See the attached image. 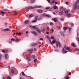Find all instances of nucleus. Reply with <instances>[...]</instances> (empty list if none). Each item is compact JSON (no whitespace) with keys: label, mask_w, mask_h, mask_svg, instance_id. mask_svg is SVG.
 <instances>
[{"label":"nucleus","mask_w":79,"mask_h":79,"mask_svg":"<svg viewBox=\"0 0 79 79\" xmlns=\"http://www.w3.org/2000/svg\"><path fill=\"white\" fill-rule=\"evenodd\" d=\"M77 4L79 5V0H77L73 5V9L74 10H76V9H79V6L77 5Z\"/></svg>","instance_id":"nucleus-1"},{"label":"nucleus","mask_w":79,"mask_h":79,"mask_svg":"<svg viewBox=\"0 0 79 79\" xmlns=\"http://www.w3.org/2000/svg\"><path fill=\"white\" fill-rule=\"evenodd\" d=\"M34 8H42V6H34V7L32 6H29L28 7H27L25 8V9L27 10V9H34Z\"/></svg>","instance_id":"nucleus-2"},{"label":"nucleus","mask_w":79,"mask_h":79,"mask_svg":"<svg viewBox=\"0 0 79 79\" xmlns=\"http://www.w3.org/2000/svg\"><path fill=\"white\" fill-rule=\"evenodd\" d=\"M30 27H32L33 29H37V31L38 32H39L40 34H41V32H42V31L40 30L39 29V28L38 27H35V26H30Z\"/></svg>","instance_id":"nucleus-3"},{"label":"nucleus","mask_w":79,"mask_h":79,"mask_svg":"<svg viewBox=\"0 0 79 79\" xmlns=\"http://www.w3.org/2000/svg\"><path fill=\"white\" fill-rule=\"evenodd\" d=\"M38 43H32L31 44V46H33V47H37L39 45Z\"/></svg>","instance_id":"nucleus-4"},{"label":"nucleus","mask_w":79,"mask_h":79,"mask_svg":"<svg viewBox=\"0 0 79 79\" xmlns=\"http://www.w3.org/2000/svg\"><path fill=\"white\" fill-rule=\"evenodd\" d=\"M65 49L67 50H68V51H69V52H72V51H71V48L70 47H66L65 48Z\"/></svg>","instance_id":"nucleus-5"},{"label":"nucleus","mask_w":79,"mask_h":79,"mask_svg":"<svg viewBox=\"0 0 79 79\" xmlns=\"http://www.w3.org/2000/svg\"><path fill=\"white\" fill-rule=\"evenodd\" d=\"M56 40L55 39L54 40H53L52 41V42H51V40H49V42H50V44H55V43H56Z\"/></svg>","instance_id":"nucleus-6"},{"label":"nucleus","mask_w":79,"mask_h":79,"mask_svg":"<svg viewBox=\"0 0 79 79\" xmlns=\"http://www.w3.org/2000/svg\"><path fill=\"white\" fill-rule=\"evenodd\" d=\"M64 47H64L62 49V52L63 53H68V51L64 50Z\"/></svg>","instance_id":"nucleus-7"},{"label":"nucleus","mask_w":79,"mask_h":79,"mask_svg":"<svg viewBox=\"0 0 79 79\" xmlns=\"http://www.w3.org/2000/svg\"><path fill=\"white\" fill-rule=\"evenodd\" d=\"M27 51L29 52L30 53H31L33 52V49H30L28 50H27Z\"/></svg>","instance_id":"nucleus-8"},{"label":"nucleus","mask_w":79,"mask_h":79,"mask_svg":"<svg viewBox=\"0 0 79 79\" xmlns=\"http://www.w3.org/2000/svg\"><path fill=\"white\" fill-rule=\"evenodd\" d=\"M37 12L38 13H42L43 12V11L41 10H37Z\"/></svg>","instance_id":"nucleus-9"},{"label":"nucleus","mask_w":79,"mask_h":79,"mask_svg":"<svg viewBox=\"0 0 79 79\" xmlns=\"http://www.w3.org/2000/svg\"><path fill=\"white\" fill-rule=\"evenodd\" d=\"M31 33L33 34H35V35H38V33H37L35 31H33V32H32Z\"/></svg>","instance_id":"nucleus-10"},{"label":"nucleus","mask_w":79,"mask_h":79,"mask_svg":"<svg viewBox=\"0 0 79 79\" xmlns=\"http://www.w3.org/2000/svg\"><path fill=\"white\" fill-rule=\"evenodd\" d=\"M10 31V29L8 28H6L4 30V32H7V31Z\"/></svg>","instance_id":"nucleus-11"},{"label":"nucleus","mask_w":79,"mask_h":79,"mask_svg":"<svg viewBox=\"0 0 79 79\" xmlns=\"http://www.w3.org/2000/svg\"><path fill=\"white\" fill-rule=\"evenodd\" d=\"M31 58L32 59H35V56L33 55H31Z\"/></svg>","instance_id":"nucleus-12"},{"label":"nucleus","mask_w":79,"mask_h":79,"mask_svg":"<svg viewBox=\"0 0 79 79\" xmlns=\"http://www.w3.org/2000/svg\"><path fill=\"white\" fill-rule=\"evenodd\" d=\"M77 37L76 38V40H77V41H78V42H79V38L78 37L79 36V33H77Z\"/></svg>","instance_id":"nucleus-13"},{"label":"nucleus","mask_w":79,"mask_h":79,"mask_svg":"<svg viewBox=\"0 0 79 79\" xmlns=\"http://www.w3.org/2000/svg\"><path fill=\"white\" fill-rule=\"evenodd\" d=\"M5 57L6 59H8V55L7 54L5 55Z\"/></svg>","instance_id":"nucleus-14"},{"label":"nucleus","mask_w":79,"mask_h":79,"mask_svg":"<svg viewBox=\"0 0 79 79\" xmlns=\"http://www.w3.org/2000/svg\"><path fill=\"white\" fill-rule=\"evenodd\" d=\"M53 21L54 22L56 23V22H57L58 21V19H57L56 18H55L53 19Z\"/></svg>","instance_id":"nucleus-15"},{"label":"nucleus","mask_w":79,"mask_h":79,"mask_svg":"<svg viewBox=\"0 0 79 79\" xmlns=\"http://www.w3.org/2000/svg\"><path fill=\"white\" fill-rule=\"evenodd\" d=\"M34 15L32 14H31L29 16V17L30 18H32V17H34Z\"/></svg>","instance_id":"nucleus-16"},{"label":"nucleus","mask_w":79,"mask_h":79,"mask_svg":"<svg viewBox=\"0 0 79 79\" xmlns=\"http://www.w3.org/2000/svg\"><path fill=\"white\" fill-rule=\"evenodd\" d=\"M60 33L61 35L62 36H64V34L62 32V31H60Z\"/></svg>","instance_id":"nucleus-17"},{"label":"nucleus","mask_w":79,"mask_h":79,"mask_svg":"<svg viewBox=\"0 0 79 79\" xmlns=\"http://www.w3.org/2000/svg\"><path fill=\"white\" fill-rule=\"evenodd\" d=\"M25 24H27L29 23V21L27 20L25 21Z\"/></svg>","instance_id":"nucleus-18"},{"label":"nucleus","mask_w":79,"mask_h":79,"mask_svg":"<svg viewBox=\"0 0 79 79\" xmlns=\"http://www.w3.org/2000/svg\"><path fill=\"white\" fill-rule=\"evenodd\" d=\"M27 60H28V61H31V58H30L27 57Z\"/></svg>","instance_id":"nucleus-19"},{"label":"nucleus","mask_w":79,"mask_h":79,"mask_svg":"<svg viewBox=\"0 0 79 79\" xmlns=\"http://www.w3.org/2000/svg\"><path fill=\"white\" fill-rule=\"evenodd\" d=\"M59 48H60L61 47V43L60 42L58 41V42Z\"/></svg>","instance_id":"nucleus-20"},{"label":"nucleus","mask_w":79,"mask_h":79,"mask_svg":"<svg viewBox=\"0 0 79 79\" xmlns=\"http://www.w3.org/2000/svg\"><path fill=\"white\" fill-rule=\"evenodd\" d=\"M11 74H14V73H15V70H13V69L12 70H11Z\"/></svg>","instance_id":"nucleus-21"},{"label":"nucleus","mask_w":79,"mask_h":79,"mask_svg":"<svg viewBox=\"0 0 79 79\" xmlns=\"http://www.w3.org/2000/svg\"><path fill=\"white\" fill-rule=\"evenodd\" d=\"M63 14V11H60L59 12V14L61 15Z\"/></svg>","instance_id":"nucleus-22"},{"label":"nucleus","mask_w":79,"mask_h":79,"mask_svg":"<svg viewBox=\"0 0 79 79\" xmlns=\"http://www.w3.org/2000/svg\"><path fill=\"white\" fill-rule=\"evenodd\" d=\"M56 47L58 48V42H56Z\"/></svg>","instance_id":"nucleus-23"},{"label":"nucleus","mask_w":79,"mask_h":79,"mask_svg":"<svg viewBox=\"0 0 79 79\" xmlns=\"http://www.w3.org/2000/svg\"><path fill=\"white\" fill-rule=\"evenodd\" d=\"M50 39H53V40L55 39V37H54V36H52L50 38Z\"/></svg>","instance_id":"nucleus-24"},{"label":"nucleus","mask_w":79,"mask_h":79,"mask_svg":"<svg viewBox=\"0 0 79 79\" xmlns=\"http://www.w3.org/2000/svg\"><path fill=\"white\" fill-rule=\"evenodd\" d=\"M54 50L55 52H59V50L58 49H55Z\"/></svg>","instance_id":"nucleus-25"},{"label":"nucleus","mask_w":79,"mask_h":79,"mask_svg":"<svg viewBox=\"0 0 79 79\" xmlns=\"http://www.w3.org/2000/svg\"><path fill=\"white\" fill-rule=\"evenodd\" d=\"M22 75L23 76H26V75H25L24 73V72H22Z\"/></svg>","instance_id":"nucleus-26"},{"label":"nucleus","mask_w":79,"mask_h":79,"mask_svg":"<svg viewBox=\"0 0 79 79\" xmlns=\"http://www.w3.org/2000/svg\"><path fill=\"white\" fill-rule=\"evenodd\" d=\"M72 46H73V47H76V45H75V44L74 43H73L72 44Z\"/></svg>","instance_id":"nucleus-27"},{"label":"nucleus","mask_w":79,"mask_h":79,"mask_svg":"<svg viewBox=\"0 0 79 79\" xmlns=\"http://www.w3.org/2000/svg\"><path fill=\"white\" fill-rule=\"evenodd\" d=\"M75 50L76 51V52H79V49L77 48H76L75 49Z\"/></svg>","instance_id":"nucleus-28"},{"label":"nucleus","mask_w":79,"mask_h":79,"mask_svg":"<svg viewBox=\"0 0 79 79\" xmlns=\"http://www.w3.org/2000/svg\"><path fill=\"white\" fill-rule=\"evenodd\" d=\"M68 28V27H65L64 28V30H65V31H66V29H67Z\"/></svg>","instance_id":"nucleus-29"},{"label":"nucleus","mask_w":79,"mask_h":79,"mask_svg":"<svg viewBox=\"0 0 79 79\" xmlns=\"http://www.w3.org/2000/svg\"><path fill=\"white\" fill-rule=\"evenodd\" d=\"M46 17H48V18H50V15H46Z\"/></svg>","instance_id":"nucleus-30"},{"label":"nucleus","mask_w":79,"mask_h":79,"mask_svg":"<svg viewBox=\"0 0 79 79\" xmlns=\"http://www.w3.org/2000/svg\"><path fill=\"white\" fill-rule=\"evenodd\" d=\"M53 8H54V9H56V8H57V6H54Z\"/></svg>","instance_id":"nucleus-31"},{"label":"nucleus","mask_w":79,"mask_h":79,"mask_svg":"<svg viewBox=\"0 0 79 79\" xmlns=\"http://www.w3.org/2000/svg\"><path fill=\"white\" fill-rule=\"evenodd\" d=\"M15 41L16 42H19V39H17L15 40Z\"/></svg>","instance_id":"nucleus-32"},{"label":"nucleus","mask_w":79,"mask_h":79,"mask_svg":"<svg viewBox=\"0 0 79 79\" xmlns=\"http://www.w3.org/2000/svg\"><path fill=\"white\" fill-rule=\"evenodd\" d=\"M69 11L68 10H65V14L68 13Z\"/></svg>","instance_id":"nucleus-33"},{"label":"nucleus","mask_w":79,"mask_h":79,"mask_svg":"<svg viewBox=\"0 0 79 79\" xmlns=\"http://www.w3.org/2000/svg\"><path fill=\"white\" fill-rule=\"evenodd\" d=\"M35 19H36L37 20V19L38 18V16H35Z\"/></svg>","instance_id":"nucleus-34"},{"label":"nucleus","mask_w":79,"mask_h":79,"mask_svg":"<svg viewBox=\"0 0 79 79\" xmlns=\"http://www.w3.org/2000/svg\"><path fill=\"white\" fill-rule=\"evenodd\" d=\"M37 21V20L35 19L33 21H32V23H35V22H36Z\"/></svg>","instance_id":"nucleus-35"},{"label":"nucleus","mask_w":79,"mask_h":79,"mask_svg":"<svg viewBox=\"0 0 79 79\" xmlns=\"http://www.w3.org/2000/svg\"><path fill=\"white\" fill-rule=\"evenodd\" d=\"M55 2H56V1H55V0H53L52 2V3H55Z\"/></svg>","instance_id":"nucleus-36"},{"label":"nucleus","mask_w":79,"mask_h":79,"mask_svg":"<svg viewBox=\"0 0 79 79\" xmlns=\"http://www.w3.org/2000/svg\"><path fill=\"white\" fill-rule=\"evenodd\" d=\"M46 14H45V13H43V16H46Z\"/></svg>","instance_id":"nucleus-37"},{"label":"nucleus","mask_w":79,"mask_h":79,"mask_svg":"<svg viewBox=\"0 0 79 79\" xmlns=\"http://www.w3.org/2000/svg\"><path fill=\"white\" fill-rule=\"evenodd\" d=\"M45 29H43L42 31V32H43V33H44V32H45Z\"/></svg>","instance_id":"nucleus-38"},{"label":"nucleus","mask_w":79,"mask_h":79,"mask_svg":"<svg viewBox=\"0 0 79 79\" xmlns=\"http://www.w3.org/2000/svg\"><path fill=\"white\" fill-rule=\"evenodd\" d=\"M14 35H15V36H16L15 35H18V33H14Z\"/></svg>","instance_id":"nucleus-39"},{"label":"nucleus","mask_w":79,"mask_h":79,"mask_svg":"<svg viewBox=\"0 0 79 79\" xmlns=\"http://www.w3.org/2000/svg\"><path fill=\"white\" fill-rule=\"evenodd\" d=\"M50 7H46L45 9L46 10H48V9H49Z\"/></svg>","instance_id":"nucleus-40"},{"label":"nucleus","mask_w":79,"mask_h":79,"mask_svg":"<svg viewBox=\"0 0 79 79\" xmlns=\"http://www.w3.org/2000/svg\"><path fill=\"white\" fill-rule=\"evenodd\" d=\"M11 40L12 41H15V39H13V38H12V39H11Z\"/></svg>","instance_id":"nucleus-41"},{"label":"nucleus","mask_w":79,"mask_h":79,"mask_svg":"<svg viewBox=\"0 0 79 79\" xmlns=\"http://www.w3.org/2000/svg\"><path fill=\"white\" fill-rule=\"evenodd\" d=\"M36 61H37V59H35L34 60V62H35H35H36Z\"/></svg>","instance_id":"nucleus-42"},{"label":"nucleus","mask_w":79,"mask_h":79,"mask_svg":"<svg viewBox=\"0 0 79 79\" xmlns=\"http://www.w3.org/2000/svg\"><path fill=\"white\" fill-rule=\"evenodd\" d=\"M2 55H0V61L1 60V59L2 58Z\"/></svg>","instance_id":"nucleus-43"},{"label":"nucleus","mask_w":79,"mask_h":79,"mask_svg":"<svg viewBox=\"0 0 79 79\" xmlns=\"http://www.w3.org/2000/svg\"><path fill=\"white\" fill-rule=\"evenodd\" d=\"M69 31H71V30L72 29V28H69Z\"/></svg>","instance_id":"nucleus-44"},{"label":"nucleus","mask_w":79,"mask_h":79,"mask_svg":"<svg viewBox=\"0 0 79 79\" xmlns=\"http://www.w3.org/2000/svg\"><path fill=\"white\" fill-rule=\"evenodd\" d=\"M1 13H2V14H3V15H4V14H5V12H3V11H1Z\"/></svg>","instance_id":"nucleus-45"},{"label":"nucleus","mask_w":79,"mask_h":79,"mask_svg":"<svg viewBox=\"0 0 79 79\" xmlns=\"http://www.w3.org/2000/svg\"><path fill=\"white\" fill-rule=\"evenodd\" d=\"M46 37H47V39H48L50 40V38H49V36H47Z\"/></svg>","instance_id":"nucleus-46"},{"label":"nucleus","mask_w":79,"mask_h":79,"mask_svg":"<svg viewBox=\"0 0 79 79\" xmlns=\"http://www.w3.org/2000/svg\"><path fill=\"white\" fill-rule=\"evenodd\" d=\"M34 2V1L33 0H31V3H33V2Z\"/></svg>","instance_id":"nucleus-47"},{"label":"nucleus","mask_w":79,"mask_h":79,"mask_svg":"<svg viewBox=\"0 0 79 79\" xmlns=\"http://www.w3.org/2000/svg\"><path fill=\"white\" fill-rule=\"evenodd\" d=\"M3 10L4 11H8V9H4Z\"/></svg>","instance_id":"nucleus-48"},{"label":"nucleus","mask_w":79,"mask_h":79,"mask_svg":"<svg viewBox=\"0 0 79 79\" xmlns=\"http://www.w3.org/2000/svg\"><path fill=\"white\" fill-rule=\"evenodd\" d=\"M15 12H16V11H14L13 12V13H14L15 15H16V14H17V13Z\"/></svg>","instance_id":"nucleus-49"},{"label":"nucleus","mask_w":79,"mask_h":79,"mask_svg":"<svg viewBox=\"0 0 79 79\" xmlns=\"http://www.w3.org/2000/svg\"><path fill=\"white\" fill-rule=\"evenodd\" d=\"M65 79H69V77H66Z\"/></svg>","instance_id":"nucleus-50"},{"label":"nucleus","mask_w":79,"mask_h":79,"mask_svg":"<svg viewBox=\"0 0 79 79\" xmlns=\"http://www.w3.org/2000/svg\"><path fill=\"white\" fill-rule=\"evenodd\" d=\"M48 3H50V0H47Z\"/></svg>","instance_id":"nucleus-51"},{"label":"nucleus","mask_w":79,"mask_h":79,"mask_svg":"<svg viewBox=\"0 0 79 79\" xmlns=\"http://www.w3.org/2000/svg\"><path fill=\"white\" fill-rule=\"evenodd\" d=\"M60 20L61 21H63L64 20V19H60Z\"/></svg>","instance_id":"nucleus-52"},{"label":"nucleus","mask_w":79,"mask_h":79,"mask_svg":"<svg viewBox=\"0 0 79 79\" xmlns=\"http://www.w3.org/2000/svg\"><path fill=\"white\" fill-rule=\"evenodd\" d=\"M69 3V2H66L65 4H66V5H68Z\"/></svg>","instance_id":"nucleus-53"},{"label":"nucleus","mask_w":79,"mask_h":79,"mask_svg":"<svg viewBox=\"0 0 79 79\" xmlns=\"http://www.w3.org/2000/svg\"><path fill=\"white\" fill-rule=\"evenodd\" d=\"M2 52H3V53H5V51L3 50H2Z\"/></svg>","instance_id":"nucleus-54"},{"label":"nucleus","mask_w":79,"mask_h":79,"mask_svg":"<svg viewBox=\"0 0 79 79\" xmlns=\"http://www.w3.org/2000/svg\"><path fill=\"white\" fill-rule=\"evenodd\" d=\"M40 40H42V41H43V39L42 38H41Z\"/></svg>","instance_id":"nucleus-55"},{"label":"nucleus","mask_w":79,"mask_h":79,"mask_svg":"<svg viewBox=\"0 0 79 79\" xmlns=\"http://www.w3.org/2000/svg\"><path fill=\"white\" fill-rule=\"evenodd\" d=\"M53 23H50V25L51 26H52V25H53Z\"/></svg>","instance_id":"nucleus-56"},{"label":"nucleus","mask_w":79,"mask_h":79,"mask_svg":"<svg viewBox=\"0 0 79 79\" xmlns=\"http://www.w3.org/2000/svg\"><path fill=\"white\" fill-rule=\"evenodd\" d=\"M8 79H11V77H8L7 78Z\"/></svg>","instance_id":"nucleus-57"},{"label":"nucleus","mask_w":79,"mask_h":79,"mask_svg":"<svg viewBox=\"0 0 79 79\" xmlns=\"http://www.w3.org/2000/svg\"><path fill=\"white\" fill-rule=\"evenodd\" d=\"M51 31L52 32H54V30H53V29H51Z\"/></svg>","instance_id":"nucleus-58"},{"label":"nucleus","mask_w":79,"mask_h":79,"mask_svg":"<svg viewBox=\"0 0 79 79\" xmlns=\"http://www.w3.org/2000/svg\"><path fill=\"white\" fill-rule=\"evenodd\" d=\"M21 33H18V35H21Z\"/></svg>","instance_id":"nucleus-59"},{"label":"nucleus","mask_w":79,"mask_h":79,"mask_svg":"<svg viewBox=\"0 0 79 79\" xmlns=\"http://www.w3.org/2000/svg\"><path fill=\"white\" fill-rule=\"evenodd\" d=\"M8 50H6V53H8Z\"/></svg>","instance_id":"nucleus-60"},{"label":"nucleus","mask_w":79,"mask_h":79,"mask_svg":"<svg viewBox=\"0 0 79 79\" xmlns=\"http://www.w3.org/2000/svg\"><path fill=\"white\" fill-rule=\"evenodd\" d=\"M57 3H58V2H55V5H56V4H57Z\"/></svg>","instance_id":"nucleus-61"},{"label":"nucleus","mask_w":79,"mask_h":79,"mask_svg":"<svg viewBox=\"0 0 79 79\" xmlns=\"http://www.w3.org/2000/svg\"><path fill=\"white\" fill-rule=\"evenodd\" d=\"M46 34H50V33H49V32H48L47 31Z\"/></svg>","instance_id":"nucleus-62"},{"label":"nucleus","mask_w":79,"mask_h":79,"mask_svg":"<svg viewBox=\"0 0 79 79\" xmlns=\"http://www.w3.org/2000/svg\"><path fill=\"white\" fill-rule=\"evenodd\" d=\"M40 47H41V45L40 44L39 45V48H40Z\"/></svg>","instance_id":"nucleus-63"},{"label":"nucleus","mask_w":79,"mask_h":79,"mask_svg":"<svg viewBox=\"0 0 79 79\" xmlns=\"http://www.w3.org/2000/svg\"><path fill=\"white\" fill-rule=\"evenodd\" d=\"M36 48H34V51H36Z\"/></svg>","instance_id":"nucleus-64"}]
</instances>
